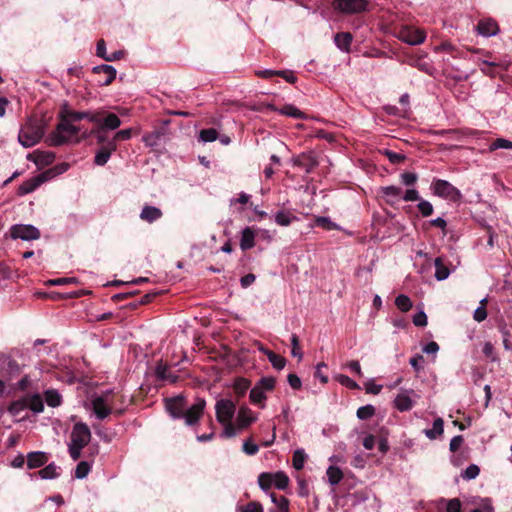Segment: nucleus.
Wrapping results in <instances>:
<instances>
[{
	"instance_id": "nucleus-1",
	"label": "nucleus",
	"mask_w": 512,
	"mask_h": 512,
	"mask_svg": "<svg viewBox=\"0 0 512 512\" xmlns=\"http://www.w3.org/2000/svg\"><path fill=\"white\" fill-rule=\"evenodd\" d=\"M46 123L44 119L29 117L21 126L18 140L26 148L32 147L40 142L45 134Z\"/></svg>"
},
{
	"instance_id": "nucleus-2",
	"label": "nucleus",
	"mask_w": 512,
	"mask_h": 512,
	"mask_svg": "<svg viewBox=\"0 0 512 512\" xmlns=\"http://www.w3.org/2000/svg\"><path fill=\"white\" fill-rule=\"evenodd\" d=\"M58 117L60 121L57 124L56 129L51 132L46 139L49 146L57 147L69 142L68 135L72 122L61 110L59 111Z\"/></svg>"
},
{
	"instance_id": "nucleus-3",
	"label": "nucleus",
	"mask_w": 512,
	"mask_h": 512,
	"mask_svg": "<svg viewBox=\"0 0 512 512\" xmlns=\"http://www.w3.org/2000/svg\"><path fill=\"white\" fill-rule=\"evenodd\" d=\"M369 0H332V8L343 15H355L369 10Z\"/></svg>"
},
{
	"instance_id": "nucleus-4",
	"label": "nucleus",
	"mask_w": 512,
	"mask_h": 512,
	"mask_svg": "<svg viewBox=\"0 0 512 512\" xmlns=\"http://www.w3.org/2000/svg\"><path fill=\"white\" fill-rule=\"evenodd\" d=\"M113 393L108 391L92 400V408L98 419H105L114 409Z\"/></svg>"
},
{
	"instance_id": "nucleus-5",
	"label": "nucleus",
	"mask_w": 512,
	"mask_h": 512,
	"mask_svg": "<svg viewBox=\"0 0 512 512\" xmlns=\"http://www.w3.org/2000/svg\"><path fill=\"white\" fill-rule=\"evenodd\" d=\"M432 189L435 195L457 202L461 199V192L446 180L437 179L432 183Z\"/></svg>"
},
{
	"instance_id": "nucleus-6",
	"label": "nucleus",
	"mask_w": 512,
	"mask_h": 512,
	"mask_svg": "<svg viewBox=\"0 0 512 512\" xmlns=\"http://www.w3.org/2000/svg\"><path fill=\"white\" fill-rule=\"evenodd\" d=\"M20 373L21 369L17 361L6 354L0 353V379L9 381Z\"/></svg>"
},
{
	"instance_id": "nucleus-7",
	"label": "nucleus",
	"mask_w": 512,
	"mask_h": 512,
	"mask_svg": "<svg viewBox=\"0 0 512 512\" xmlns=\"http://www.w3.org/2000/svg\"><path fill=\"white\" fill-rule=\"evenodd\" d=\"M236 411V403L230 399H220L215 404L216 419L219 423L232 421Z\"/></svg>"
},
{
	"instance_id": "nucleus-8",
	"label": "nucleus",
	"mask_w": 512,
	"mask_h": 512,
	"mask_svg": "<svg viewBox=\"0 0 512 512\" xmlns=\"http://www.w3.org/2000/svg\"><path fill=\"white\" fill-rule=\"evenodd\" d=\"M9 233L12 239H22L25 241L37 240L41 236L38 228L33 225L25 224H15L11 226Z\"/></svg>"
},
{
	"instance_id": "nucleus-9",
	"label": "nucleus",
	"mask_w": 512,
	"mask_h": 512,
	"mask_svg": "<svg viewBox=\"0 0 512 512\" xmlns=\"http://www.w3.org/2000/svg\"><path fill=\"white\" fill-rule=\"evenodd\" d=\"M206 407V401L204 398H197L195 403L190 407L186 404V409L183 412V417L185 424L189 426H193L198 423L199 419L202 417L204 413V409Z\"/></svg>"
},
{
	"instance_id": "nucleus-10",
	"label": "nucleus",
	"mask_w": 512,
	"mask_h": 512,
	"mask_svg": "<svg viewBox=\"0 0 512 512\" xmlns=\"http://www.w3.org/2000/svg\"><path fill=\"white\" fill-rule=\"evenodd\" d=\"M52 172H53V170H46V171L38 174L37 176L24 181L18 187V192H17L18 195L22 196V195H26V194H29V193L35 191L41 184H43L44 182L49 180V176L51 174H53Z\"/></svg>"
},
{
	"instance_id": "nucleus-11",
	"label": "nucleus",
	"mask_w": 512,
	"mask_h": 512,
	"mask_svg": "<svg viewBox=\"0 0 512 512\" xmlns=\"http://www.w3.org/2000/svg\"><path fill=\"white\" fill-rule=\"evenodd\" d=\"M91 439V432L87 424L83 422L76 423L71 433V444L85 447Z\"/></svg>"
},
{
	"instance_id": "nucleus-12",
	"label": "nucleus",
	"mask_w": 512,
	"mask_h": 512,
	"mask_svg": "<svg viewBox=\"0 0 512 512\" xmlns=\"http://www.w3.org/2000/svg\"><path fill=\"white\" fill-rule=\"evenodd\" d=\"M399 38L410 45H419L425 41L426 34L421 29L405 26L399 31Z\"/></svg>"
},
{
	"instance_id": "nucleus-13",
	"label": "nucleus",
	"mask_w": 512,
	"mask_h": 512,
	"mask_svg": "<svg viewBox=\"0 0 512 512\" xmlns=\"http://www.w3.org/2000/svg\"><path fill=\"white\" fill-rule=\"evenodd\" d=\"M187 400L184 396L179 395L165 400V407L168 413L175 419H182L183 412L186 409Z\"/></svg>"
},
{
	"instance_id": "nucleus-14",
	"label": "nucleus",
	"mask_w": 512,
	"mask_h": 512,
	"mask_svg": "<svg viewBox=\"0 0 512 512\" xmlns=\"http://www.w3.org/2000/svg\"><path fill=\"white\" fill-rule=\"evenodd\" d=\"M92 72L98 76L97 82L101 86L110 85L116 78V69L111 65H99L92 69Z\"/></svg>"
},
{
	"instance_id": "nucleus-15",
	"label": "nucleus",
	"mask_w": 512,
	"mask_h": 512,
	"mask_svg": "<svg viewBox=\"0 0 512 512\" xmlns=\"http://www.w3.org/2000/svg\"><path fill=\"white\" fill-rule=\"evenodd\" d=\"M294 166L300 167L306 173H311L319 164L314 152H304L293 159Z\"/></svg>"
},
{
	"instance_id": "nucleus-16",
	"label": "nucleus",
	"mask_w": 512,
	"mask_h": 512,
	"mask_svg": "<svg viewBox=\"0 0 512 512\" xmlns=\"http://www.w3.org/2000/svg\"><path fill=\"white\" fill-rule=\"evenodd\" d=\"M267 108L271 111L278 112L281 115H285L295 119H307V115L292 104H285L281 108H278L274 104H268Z\"/></svg>"
},
{
	"instance_id": "nucleus-17",
	"label": "nucleus",
	"mask_w": 512,
	"mask_h": 512,
	"mask_svg": "<svg viewBox=\"0 0 512 512\" xmlns=\"http://www.w3.org/2000/svg\"><path fill=\"white\" fill-rule=\"evenodd\" d=\"M117 150V144L108 143V145L99 147L94 157V163L98 166H104L110 159L113 152Z\"/></svg>"
},
{
	"instance_id": "nucleus-18",
	"label": "nucleus",
	"mask_w": 512,
	"mask_h": 512,
	"mask_svg": "<svg viewBox=\"0 0 512 512\" xmlns=\"http://www.w3.org/2000/svg\"><path fill=\"white\" fill-rule=\"evenodd\" d=\"M476 29L480 35L486 37L496 35L499 32V26L497 22L491 18L481 19L478 22Z\"/></svg>"
},
{
	"instance_id": "nucleus-19",
	"label": "nucleus",
	"mask_w": 512,
	"mask_h": 512,
	"mask_svg": "<svg viewBox=\"0 0 512 512\" xmlns=\"http://www.w3.org/2000/svg\"><path fill=\"white\" fill-rule=\"evenodd\" d=\"M49 460L48 454L41 451L30 452L27 455V466L35 469L44 466Z\"/></svg>"
},
{
	"instance_id": "nucleus-20",
	"label": "nucleus",
	"mask_w": 512,
	"mask_h": 512,
	"mask_svg": "<svg viewBox=\"0 0 512 512\" xmlns=\"http://www.w3.org/2000/svg\"><path fill=\"white\" fill-rule=\"evenodd\" d=\"M255 421L252 411L247 406L240 407L236 418L238 429H244Z\"/></svg>"
},
{
	"instance_id": "nucleus-21",
	"label": "nucleus",
	"mask_w": 512,
	"mask_h": 512,
	"mask_svg": "<svg viewBox=\"0 0 512 512\" xmlns=\"http://www.w3.org/2000/svg\"><path fill=\"white\" fill-rule=\"evenodd\" d=\"M162 216L163 213L159 208L150 205H145L140 213L141 220L148 223H153Z\"/></svg>"
},
{
	"instance_id": "nucleus-22",
	"label": "nucleus",
	"mask_w": 512,
	"mask_h": 512,
	"mask_svg": "<svg viewBox=\"0 0 512 512\" xmlns=\"http://www.w3.org/2000/svg\"><path fill=\"white\" fill-rule=\"evenodd\" d=\"M155 374L160 381H168L170 383H176L179 378L177 375L172 374L168 366L163 364L162 361L157 364Z\"/></svg>"
},
{
	"instance_id": "nucleus-23",
	"label": "nucleus",
	"mask_w": 512,
	"mask_h": 512,
	"mask_svg": "<svg viewBox=\"0 0 512 512\" xmlns=\"http://www.w3.org/2000/svg\"><path fill=\"white\" fill-rule=\"evenodd\" d=\"M353 40L350 32H338L334 36L335 45L342 51L348 52Z\"/></svg>"
},
{
	"instance_id": "nucleus-24",
	"label": "nucleus",
	"mask_w": 512,
	"mask_h": 512,
	"mask_svg": "<svg viewBox=\"0 0 512 512\" xmlns=\"http://www.w3.org/2000/svg\"><path fill=\"white\" fill-rule=\"evenodd\" d=\"M107 130L103 129L100 126H97L93 128L89 134L91 136H94L96 138V143L99 145V147L108 145V143H115V140L113 137H109L106 133Z\"/></svg>"
},
{
	"instance_id": "nucleus-25",
	"label": "nucleus",
	"mask_w": 512,
	"mask_h": 512,
	"mask_svg": "<svg viewBox=\"0 0 512 512\" xmlns=\"http://www.w3.org/2000/svg\"><path fill=\"white\" fill-rule=\"evenodd\" d=\"M255 245V233L251 227H246L242 231L240 247L243 251L251 249Z\"/></svg>"
},
{
	"instance_id": "nucleus-26",
	"label": "nucleus",
	"mask_w": 512,
	"mask_h": 512,
	"mask_svg": "<svg viewBox=\"0 0 512 512\" xmlns=\"http://www.w3.org/2000/svg\"><path fill=\"white\" fill-rule=\"evenodd\" d=\"M121 123L120 118L116 114L105 112L100 127L105 130H115L120 127Z\"/></svg>"
},
{
	"instance_id": "nucleus-27",
	"label": "nucleus",
	"mask_w": 512,
	"mask_h": 512,
	"mask_svg": "<svg viewBox=\"0 0 512 512\" xmlns=\"http://www.w3.org/2000/svg\"><path fill=\"white\" fill-rule=\"evenodd\" d=\"M251 382L246 378H237L233 384V390L237 396L236 401H239L250 388Z\"/></svg>"
},
{
	"instance_id": "nucleus-28",
	"label": "nucleus",
	"mask_w": 512,
	"mask_h": 512,
	"mask_svg": "<svg viewBox=\"0 0 512 512\" xmlns=\"http://www.w3.org/2000/svg\"><path fill=\"white\" fill-rule=\"evenodd\" d=\"M435 266V277L437 280L442 281L448 278L450 275L449 268L444 264L441 257H437L434 261Z\"/></svg>"
},
{
	"instance_id": "nucleus-29",
	"label": "nucleus",
	"mask_w": 512,
	"mask_h": 512,
	"mask_svg": "<svg viewBox=\"0 0 512 512\" xmlns=\"http://www.w3.org/2000/svg\"><path fill=\"white\" fill-rule=\"evenodd\" d=\"M262 351L267 356L268 360L270 361V363L272 364V366L275 369L281 370V369H283L285 367L286 359L283 356L278 355L275 352H273L271 350H268V349H265V350H262Z\"/></svg>"
},
{
	"instance_id": "nucleus-30",
	"label": "nucleus",
	"mask_w": 512,
	"mask_h": 512,
	"mask_svg": "<svg viewBox=\"0 0 512 512\" xmlns=\"http://www.w3.org/2000/svg\"><path fill=\"white\" fill-rule=\"evenodd\" d=\"M298 218L293 215L290 211L281 210L275 215V222L280 226H289L293 221Z\"/></svg>"
},
{
	"instance_id": "nucleus-31",
	"label": "nucleus",
	"mask_w": 512,
	"mask_h": 512,
	"mask_svg": "<svg viewBox=\"0 0 512 512\" xmlns=\"http://www.w3.org/2000/svg\"><path fill=\"white\" fill-rule=\"evenodd\" d=\"M27 408L35 413H41L44 410L43 399L39 394H34L26 398Z\"/></svg>"
},
{
	"instance_id": "nucleus-32",
	"label": "nucleus",
	"mask_w": 512,
	"mask_h": 512,
	"mask_svg": "<svg viewBox=\"0 0 512 512\" xmlns=\"http://www.w3.org/2000/svg\"><path fill=\"white\" fill-rule=\"evenodd\" d=\"M314 225L317 227H320L324 230H327V231L341 229L340 226L338 224L332 222L329 217H324V216L315 217Z\"/></svg>"
},
{
	"instance_id": "nucleus-33",
	"label": "nucleus",
	"mask_w": 512,
	"mask_h": 512,
	"mask_svg": "<svg viewBox=\"0 0 512 512\" xmlns=\"http://www.w3.org/2000/svg\"><path fill=\"white\" fill-rule=\"evenodd\" d=\"M326 474L329 483L333 486L339 484L344 477L342 470L337 466H329Z\"/></svg>"
},
{
	"instance_id": "nucleus-34",
	"label": "nucleus",
	"mask_w": 512,
	"mask_h": 512,
	"mask_svg": "<svg viewBox=\"0 0 512 512\" xmlns=\"http://www.w3.org/2000/svg\"><path fill=\"white\" fill-rule=\"evenodd\" d=\"M443 426H444L443 419L442 418H437L433 422L432 429H426L425 430V435L429 439H436L438 436L443 434Z\"/></svg>"
},
{
	"instance_id": "nucleus-35",
	"label": "nucleus",
	"mask_w": 512,
	"mask_h": 512,
	"mask_svg": "<svg viewBox=\"0 0 512 512\" xmlns=\"http://www.w3.org/2000/svg\"><path fill=\"white\" fill-rule=\"evenodd\" d=\"M395 407L401 411H408L412 408V400L408 395L399 394L394 400Z\"/></svg>"
},
{
	"instance_id": "nucleus-36",
	"label": "nucleus",
	"mask_w": 512,
	"mask_h": 512,
	"mask_svg": "<svg viewBox=\"0 0 512 512\" xmlns=\"http://www.w3.org/2000/svg\"><path fill=\"white\" fill-rule=\"evenodd\" d=\"M44 395H45V401L48 406L58 407L61 404L62 397L58 393V391H56L54 389H49V390L45 391Z\"/></svg>"
},
{
	"instance_id": "nucleus-37",
	"label": "nucleus",
	"mask_w": 512,
	"mask_h": 512,
	"mask_svg": "<svg viewBox=\"0 0 512 512\" xmlns=\"http://www.w3.org/2000/svg\"><path fill=\"white\" fill-rule=\"evenodd\" d=\"M57 469H58V467L54 463H50V464L46 465L44 468H42L41 470H39L37 472V474L42 479H54L59 476Z\"/></svg>"
},
{
	"instance_id": "nucleus-38",
	"label": "nucleus",
	"mask_w": 512,
	"mask_h": 512,
	"mask_svg": "<svg viewBox=\"0 0 512 512\" xmlns=\"http://www.w3.org/2000/svg\"><path fill=\"white\" fill-rule=\"evenodd\" d=\"M27 408L26 398H21L11 402L8 406L7 410L12 416H16L20 414L23 410Z\"/></svg>"
},
{
	"instance_id": "nucleus-39",
	"label": "nucleus",
	"mask_w": 512,
	"mask_h": 512,
	"mask_svg": "<svg viewBox=\"0 0 512 512\" xmlns=\"http://www.w3.org/2000/svg\"><path fill=\"white\" fill-rule=\"evenodd\" d=\"M249 398L253 404H262L266 400L265 392L258 386H254L250 390Z\"/></svg>"
},
{
	"instance_id": "nucleus-40",
	"label": "nucleus",
	"mask_w": 512,
	"mask_h": 512,
	"mask_svg": "<svg viewBox=\"0 0 512 512\" xmlns=\"http://www.w3.org/2000/svg\"><path fill=\"white\" fill-rule=\"evenodd\" d=\"M273 484L276 488L280 490H284L287 488L289 484V477L282 471L276 472L273 474Z\"/></svg>"
},
{
	"instance_id": "nucleus-41",
	"label": "nucleus",
	"mask_w": 512,
	"mask_h": 512,
	"mask_svg": "<svg viewBox=\"0 0 512 512\" xmlns=\"http://www.w3.org/2000/svg\"><path fill=\"white\" fill-rule=\"evenodd\" d=\"M67 118L73 123L84 119L83 111H73L68 108V104L65 103L60 109Z\"/></svg>"
},
{
	"instance_id": "nucleus-42",
	"label": "nucleus",
	"mask_w": 512,
	"mask_h": 512,
	"mask_svg": "<svg viewBox=\"0 0 512 512\" xmlns=\"http://www.w3.org/2000/svg\"><path fill=\"white\" fill-rule=\"evenodd\" d=\"M395 305L402 312H407L412 308V301L408 296L401 294L396 297Z\"/></svg>"
},
{
	"instance_id": "nucleus-43",
	"label": "nucleus",
	"mask_w": 512,
	"mask_h": 512,
	"mask_svg": "<svg viewBox=\"0 0 512 512\" xmlns=\"http://www.w3.org/2000/svg\"><path fill=\"white\" fill-rule=\"evenodd\" d=\"M273 479L272 473L263 472L258 476V484L262 490L266 491L273 485Z\"/></svg>"
},
{
	"instance_id": "nucleus-44",
	"label": "nucleus",
	"mask_w": 512,
	"mask_h": 512,
	"mask_svg": "<svg viewBox=\"0 0 512 512\" xmlns=\"http://www.w3.org/2000/svg\"><path fill=\"white\" fill-rule=\"evenodd\" d=\"M306 460V454L304 450L298 449L293 453L292 464L296 470H302Z\"/></svg>"
},
{
	"instance_id": "nucleus-45",
	"label": "nucleus",
	"mask_w": 512,
	"mask_h": 512,
	"mask_svg": "<svg viewBox=\"0 0 512 512\" xmlns=\"http://www.w3.org/2000/svg\"><path fill=\"white\" fill-rule=\"evenodd\" d=\"M375 407L373 405L361 406L357 409L356 415L360 420H367L375 414Z\"/></svg>"
},
{
	"instance_id": "nucleus-46",
	"label": "nucleus",
	"mask_w": 512,
	"mask_h": 512,
	"mask_svg": "<svg viewBox=\"0 0 512 512\" xmlns=\"http://www.w3.org/2000/svg\"><path fill=\"white\" fill-rule=\"evenodd\" d=\"M218 132L214 128L202 129L199 133V140L202 142H213L217 139Z\"/></svg>"
},
{
	"instance_id": "nucleus-47",
	"label": "nucleus",
	"mask_w": 512,
	"mask_h": 512,
	"mask_svg": "<svg viewBox=\"0 0 512 512\" xmlns=\"http://www.w3.org/2000/svg\"><path fill=\"white\" fill-rule=\"evenodd\" d=\"M271 500L281 512H289V500L285 496L278 497L275 493H271Z\"/></svg>"
},
{
	"instance_id": "nucleus-48",
	"label": "nucleus",
	"mask_w": 512,
	"mask_h": 512,
	"mask_svg": "<svg viewBox=\"0 0 512 512\" xmlns=\"http://www.w3.org/2000/svg\"><path fill=\"white\" fill-rule=\"evenodd\" d=\"M487 299H482L480 301V306L474 311L473 318L477 322H482L487 318V310H486V304Z\"/></svg>"
},
{
	"instance_id": "nucleus-49",
	"label": "nucleus",
	"mask_w": 512,
	"mask_h": 512,
	"mask_svg": "<svg viewBox=\"0 0 512 512\" xmlns=\"http://www.w3.org/2000/svg\"><path fill=\"white\" fill-rule=\"evenodd\" d=\"M382 154L387 157V159L392 164H400L406 160V156L404 154H400L388 149L382 151Z\"/></svg>"
},
{
	"instance_id": "nucleus-50",
	"label": "nucleus",
	"mask_w": 512,
	"mask_h": 512,
	"mask_svg": "<svg viewBox=\"0 0 512 512\" xmlns=\"http://www.w3.org/2000/svg\"><path fill=\"white\" fill-rule=\"evenodd\" d=\"M91 470V465L86 461H81L77 464L75 469V477L78 479L85 478Z\"/></svg>"
},
{
	"instance_id": "nucleus-51",
	"label": "nucleus",
	"mask_w": 512,
	"mask_h": 512,
	"mask_svg": "<svg viewBox=\"0 0 512 512\" xmlns=\"http://www.w3.org/2000/svg\"><path fill=\"white\" fill-rule=\"evenodd\" d=\"M497 149H512V141L504 139V138L495 139L490 144L489 150L495 151Z\"/></svg>"
},
{
	"instance_id": "nucleus-52",
	"label": "nucleus",
	"mask_w": 512,
	"mask_h": 512,
	"mask_svg": "<svg viewBox=\"0 0 512 512\" xmlns=\"http://www.w3.org/2000/svg\"><path fill=\"white\" fill-rule=\"evenodd\" d=\"M276 380L273 377H262L256 384V386L260 387L264 392L272 391L275 387Z\"/></svg>"
},
{
	"instance_id": "nucleus-53",
	"label": "nucleus",
	"mask_w": 512,
	"mask_h": 512,
	"mask_svg": "<svg viewBox=\"0 0 512 512\" xmlns=\"http://www.w3.org/2000/svg\"><path fill=\"white\" fill-rule=\"evenodd\" d=\"M336 380L341 385H343V386H345V387H347L349 389L356 390V389L360 388V386L354 380H352L349 376H347V375L339 374L336 377Z\"/></svg>"
},
{
	"instance_id": "nucleus-54",
	"label": "nucleus",
	"mask_w": 512,
	"mask_h": 512,
	"mask_svg": "<svg viewBox=\"0 0 512 512\" xmlns=\"http://www.w3.org/2000/svg\"><path fill=\"white\" fill-rule=\"evenodd\" d=\"M223 426V432L221 434L222 437L225 438H232L235 437L237 434L238 426L232 423V421H229L228 423H220Z\"/></svg>"
},
{
	"instance_id": "nucleus-55",
	"label": "nucleus",
	"mask_w": 512,
	"mask_h": 512,
	"mask_svg": "<svg viewBox=\"0 0 512 512\" xmlns=\"http://www.w3.org/2000/svg\"><path fill=\"white\" fill-rule=\"evenodd\" d=\"M291 354L294 357H297L299 360L302 359L303 353L300 348L299 337L296 334L291 335Z\"/></svg>"
},
{
	"instance_id": "nucleus-56",
	"label": "nucleus",
	"mask_w": 512,
	"mask_h": 512,
	"mask_svg": "<svg viewBox=\"0 0 512 512\" xmlns=\"http://www.w3.org/2000/svg\"><path fill=\"white\" fill-rule=\"evenodd\" d=\"M417 207L423 217H428L433 213V206L429 201L420 200Z\"/></svg>"
},
{
	"instance_id": "nucleus-57",
	"label": "nucleus",
	"mask_w": 512,
	"mask_h": 512,
	"mask_svg": "<svg viewBox=\"0 0 512 512\" xmlns=\"http://www.w3.org/2000/svg\"><path fill=\"white\" fill-rule=\"evenodd\" d=\"M241 512H263V507L260 502L251 501L247 505L240 506Z\"/></svg>"
},
{
	"instance_id": "nucleus-58",
	"label": "nucleus",
	"mask_w": 512,
	"mask_h": 512,
	"mask_svg": "<svg viewBox=\"0 0 512 512\" xmlns=\"http://www.w3.org/2000/svg\"><path fill=\"white\" fill-rule=\"evenodd\" d=\"M132 135H133L132 128H128V129H123V130L116 132L114 134L113 138L115 140V144H117L118 141H126V140L131 139Z\"/></svg>"
},
{
	"instance_id": "nucleus-59",
	"label": "nucleus",
	"mask_w": 512,
	"mask_h": 512,
	"mask_svg": "<svg viewBox=\"0 0 512 512\" xmlns=\"http://www.w3.org/2000/svg\"><path fill=\"white\" fill-rule=\"evenodd\" d=\"M479 473H480V468L475 464H471L466 468V470L464 471L462 476H463V478H465L467 480H471V479H475L479 475Z\"/></svg>"
},
{
	"instance_id": "nucleus-60",
	"label": "nucleus",
	"mask_w": 512,
	"mask_h": 512,
	"mask_svg": "<svg viewBox=\"0 0 512 512\" xmlns=\"http://www.w3.org/2000/svg\"><path fill=\"white\" fill-rule=\"evenodd\" d=\"M382 193L385 196L397 199V198L400 197V195L402 193V189L400 187H397V186H386V187L382 188Z\"/></svg>"
},
{
	"instance_id": "nucleus-61",
	"label": "nucleus",
	"mask_w": 512,
	"mask_h": 512,
	"mask_svg": "<svg viewBox=\"0 0 512 512\" xmlns=\"http://www.w3.org/2000/svg\"><path fill=\"white\" fill-rule=\"evenodd\" d=\"M277 76L283 78L288 83L294 84L297 81V77L291 70H277Z\"/></svg>"
},
{
	"instance_id": "nucleus-62",
	"label": "nucleus",
	"mask_w": 512,
	"mask_h": 512,
	"mask_svg": "<svg viewBox=\"0 0 512 512\" xmlns=\"http://www.w3.org/2000/svg\"><path fill=\"white\" fill-rule=\"evenodd\" d=\"M413 324L417 327H424L427 325V316L423 311H420L413 317Z\"/></svg>"
},
{
	"instance_id": "nucleus-63",
	"label": "nucleus",
	"mask_w": 512,
	"mask_h": 512,
	"mask_svg": "<svg viewBox=\"0 0 512 512\" xmlns=\"http://www.w3.org/2000/svg\"><path fill=\"white\" fill-rule=\"evenodd\" d=\"M461 510V502L458 498L450 499L447 502L446 511L447 512H460Z\"/></svg>"
},
{
	"instance_id": "nucleus-64",
	"label": "nucleus",
	"mask_w": 512,
	"mask_h": 512,
	"mask_svg": "<svg viewBox=\"0 0 512 512\" xmlns=\"http://www.w3.org/2000/svg\"><path fill=\"white\" fill-rule=\"evenodd\" d=\"M287 380L291 388L294 390H299L302 386V381L296 374H289Z\"/></svg>"
}]
</instances>
